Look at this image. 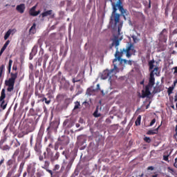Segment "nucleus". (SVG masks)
<instances>
[{"instance_id": "obj_2", "label": "nucleus", "mask_w": 177, "mask_h": 177, "mask_svg": "<svg viewBox=\"0 0 177 177\" xmlns=\"http://www.w3.org/2000/svg\"><path fill=\"white\" fill-rule=\"evenodd\" d=\"M12 64H13V60L9 59L8 66V74H10V77L8 80H5V85L8 86L7 91L8 92H13L15 89V84L16 82V80H17L18 73L16 72L15 73H10L12 70Z\"/></svg>"}, {"instance_id": "obj_40", "label": "nucleus", "mask_w": 177, "mask_h": 177, "mask_svg": "<svg viewBox=\"0 0 177 177\" xmlns=\"http://www.w3.org/2000/svg\"><path fill=\"white\" fill-rule=\"evenodd\" d=\"M144 140L146 143H150L151 142V139L149 137H145Z\"/></svg>"}, {"instance_id": "obj_20", "label": "nucleus", "mask_w": 177, "mask_h": 177, "mask_svg": "<svg viewBox=\"0 0 177 177\" xmlns=\"http://www.w3.org/2000/svg\"><path fill=\"white\" fill-rule=\"evenodd\" d=\"M53 10H50L45 11L41 14V17H46L47 16H50V19H53L55 17V14L52 15Z\"/></svg>"}, {"instance_id": "obj_3", "label": "nucleus", "mask_w": 177, "mask_h": 177, "mask_svg": "<svg viewBox=\"0 0 177 177\" xmlns=\"http://www.w3.org/2000/svg\"><path fill=\"white\" fill-rule=\"evenodd\" d=\"M121 17L120 14H111L110 17L109 23L111 26L113 24V28L117 30L118 32L120 35L121 32V30L122 28V22L120 21Z\"/></svg>"}, {"instance_id": "obj_52", "label": "nucleus", "mask_w": 177, "mask_h": 177, "mask_svg": "<svg viewBox=\"0 0 177 177\" xmlns=\"http://www.w3.org/2000/svg\"><path fill=\"white\" fill-rule=\"evenodd\" d=\"M24 168V162H22L20 164L19 169H23Z\"/></svg>"}, {"instance_id": "obj_14", "label": "nucleus", "mask_w": 177, "mask_h": 177, "mask_svg": "<svg viewBox=\"0 0 177 177\" xmlns=\"http://www.w3.org/2000/svg\"><path fill=\"white\" fill-rule=\"evenodd\" d=\"M7 167L12 168L13 167L14 169L17 168V164H16V158H12V159H9L6 162Z\"/></svg>"}, {"instance_id": "obj_8", "label": "nucleus", "mask_w": 177, "mask_h": 177, "mask_svg": "<svg viewBox=\"0 0 177 177\" xmlns=\"http://www.w3.org/2000/svg\"><path fill=\"white\" fill-rule=\"evenodd\" d=\"M6 98V93H5V88H3L1 90V96H0V107L1 109H3V110H5L8 106V102L5 101Z\"/></svg>"}, {"instance_id": "obj_10", "label": "nucleus", "mask_w": 177, "mask_h": 177, "mask_svg": "<svg viewBox=\"0 0 177 177\" xmlns=\"http://www.w3.org/2000/svg\"><path fill=\"white\" fill-rule=\"evenodd\" d=\"M70 143V138L66 136H62L58 138V145L60 146H67Z\"/></svg>"}, {"instance_id": "obj_60", "label": "nucleus", "mask_w": 177, "mask_h": 177, "mask_svg": "<svg viewBox=\"0 0 177 177\" xmlns=\"http://www.w3.org/2000/svg\"><path fill=\"white\" fill-rule=\"evenodd\" d=\"M172 34H173V35H175L177 34V28L175 29V30L172 32Z\"/></svg>"}, {"instance_id": "obj_5", "label": "nucleus", "mask_w": 177, "mask_h": 177, "mask_svg": "<svg viewBox=\"0 0 177 177\" xmlns=\"http://www.w3.org/2000/svg\"><path fill=\"white\" fill-rule=\"evenodd\" d=\"M118 73V67H117V64H114V67L113 68L109 70H104L102 75H101V78L102 80H107V78H111L113 75H115Z\"/></svg>"}, {"instance_id": "obj_6", "label": "nucleus", "mask_w": 177, "mask_h": 177, "mask_svg": "<svg viewBox=\"0 0 177 177\" xmlns=\"http://www.w3.org/2000/svg\"><path fill=\"white\" fill-rule=\"evenodd\" d=\"M112 8H113V12L111 13L112 15L117 14V10H118L117 8H118L121 15L124 16V17L127 16V12L128 11L124 8V6H122V2L121 1V0H118L117 3H112Z\"/></svg>"}, {"instance_id": "obj_61", "label": "nucleus", "mask_w": 177, "mask_h": 177, "mask_svg": "<svg viewBox=\"0 0 177 177\" xmlns=\"http://www.w3.org/2000/svg\"><path fill=\"white\" fill-rule=\"evenodd\" d=\"M127 63H128V64H129V66H132V61L129 60V61H127Z\"/></svg>"}, {"instance_id": "obj_62", "label": "nucleus", "mask_w": 177, "mask_h": 177, "mask_svg": "<svg viewBox=\"0 0 177 177\" xmlns=\"http://www.w3.org/2000/svg\"><path fill=\"white\" fill-rule=\"evenodd\" d=\"M46 153L47 152H44V153H43L44 158H48V157L46 156Z\"/></svg>"}, {"instance_id": "obj_15", "label": "nucleus", "mask_w": 177, "mask_h": 177, "mask_svg": "<svg viewBox=\"0 0 177 177\" xmlns=\"http://www.w3.org/2000/svg\"><path fill=\"white\" fill-rule=\"evenodd\" d=\"M41 147L42 146L41 145V140L39 139V138H37L34 147V150L35 151H36V153H41Z\"/></svg>"}, {"instance_id": "obj_54", "label": "nucleus", "mask_w": 177, "mask_h": 177, "mask_svg": "<svg viewBox=\"0 0 177 177\" xmlns=\"http://www.w3.org/2000/svg\"><path fill=\"white\" fill-rule=\"evenodd\" d=\"M68 124V120H64L63 125L64 127H66Z\"/></svg>"}, {"instance_id": "obj_21", "label": "nucleus", "mask_w": 177, "mask_h": 177, "mask_svg": "<svg viewBox=\"0 0 177 177\" xmlns=\"http://www.w3.org/2000/svg\"><path fill=\"white\" fill-rule=\"evenodd\" d=\"M34 34H37V24L35 23H33L29 29V35H34Z\"/></svg>"}, {"instance_id": "obj_63", "label": "nucleus", "mask_w": 177, "mask_h": 177, "mask_svg": "<svg viewBox=\"0 0 177 177\" xmlns=\"http://www.w3.org/2000/svg\"><path fill=\"white\" fill-rule=\"evenodd\" d=\"M176 136H177V132L173 136L174 139H176Z\"/></svg>"}, {"instance_id": "obj_16", "label": "nucleus", "mask_w": 177, "mask_h": 177, "mask_svg": "<svg viewBox=\"0 0 177 177\" xmlns=\"http://www.w3.org/2000/svg\"><path fill=\"white\" fill-rule=\"evenodd\" d=\"M35 9H37V6H35L32 7L29 10V15L30 16H32L33 17H35V16H38L39 13H41V10L36 11Z\"/></svg>"}, {"instance_id": "obj_37", "label": "nucleus", "mask_w": 177, "mask_h": 177, "mask_svg": "<svg viewBox=\"0 0 177 177\" xmlns=\"http://www.w3.org/2000/svg\"><path fill=\"white\" fill-rule=\"evenodd\" d=\"M80 106H81V104H80V102L76 101L75 102L74 110H77V109H80Z\"/></svg>"}, {"instance_id": "obj_19", "label": "nucleus", "mask_w": 177, "mask_h": 177, "mask_svg": "<svg viewBox=\"0 0 177 177\" xmlns=\"http://www.w3.org/2000/svg\"><path fill=\"white\" fill-rule=\"evenodd\" d=\"M3 143H5V140H0V149L1 150H3L4 151H8L10 150V146L6 145H3Z\"/></svg>"}, {"instance_id": "obj_4", "label": "nucleus", "mask_w": 177, "mask_h": 177, "mask_svg": "<svg viewBox=\"0 0 177 177\" xmlns=\"http://www.w3.org/2000/svg\"><path fill=\"white\" fill-rule=\"evenodd\" d=\"M156 84V78H154V74L153 72L150 73L149 75V80L148 84L145 86V91L142 90V97L145 98L147 97V96H150L151 95V93L150 92V89L154 86Z\"/></svg>"}, {"instance_id": "obj_17", "label": "nucleus", "mask_w": 177, "mask_h": 177, "mask_svg": "<svg viewBox=\"0 0 177 177\" xmlns=\"http://www.w3.org/2000/svg\"><path fill=\"white\" fill-rule=\"evenodd\" d=\"M167 35H168V30L164 28L160 34V39H161V41H167L168 38Z\"/></svg>"}, {"instance_id": "obj_53", "label": "nucleus", "mask_w": 177, "mask_h": 177, "mask_svg": "<svg viewBox=\"0 0 177 177\" xmlns=\"http://www.w3.org/2000/svg\"><path fill=\"white\" fill-rule=\"evenodd\" d=\"M44 158H44V156H42V155H40V156H39V161H44Z\"/></svg>"}, {"instance_id": "obj_11", "label": "nucleus", "mask_w": 177, "mask_h": 177, "mask_svg": "<svg viewBox=\"0 0 177 177\" xmlns=\"http://www.w3.org/2000/svg\"><path fill=\"white\" fill-rule=\"evenodd\" d=\"M27 171H24L23 174V177L27 176V174L29 176L32 177L35 174V168L32 167L31 165H28L26 168Z\"/></svg>"}, {"instance_id": "obj_13", "label": "nucleus", "mask_w": 177, "mask_h": 177, "mask_svg": "<svg viewBox=\"0 0 177 177\" xmlns=\"http://www.w3.org/2000/svg\"><path fill=\"white\" fill-rule=\"evenodd\" d=\"M48 59H49V55L45 54L42 57H40L38 59L37 64L38 66H41L42 64V60L44 63V66H46V62H48Z\"/></svg>"}, {"instance_id": "obj_28", "label": "nucleus", "mask_w": 177, "mask_h": 177, "mask_svg": "<svg viewBox=\"0 0 177 177\" xmlns=\"http://www.w3.org/2000/svg\"><path fill=\"white\" fill-rule=\"evenodd\" d=\"M50 165V162H49V160H45L44 164L41 166V168L43 169H48Z\"/></svg>"}, {"instance_id": "obj_43", "label": "nucleus", "mask_w": 177, "mask_h": 177, "mask_svg": "<svg viewBox=\"0 0 177 177\" xmlns=\"http://www.w3.org/2000/svg\"><path fill=\"white\" fill-rule=\"evenodd\" d=\"M167 171H169V172H170L171 174H174V172H175V171L172 169V167H167Z\"/></svg>"}, {"instance_id": "obj_9", "label": "nucleus", "mask_w": 177, "mask_h": 177, "mask_svg": "<svg viewBox=\"0 0 177 177\" xmlns=\"http://www.w3.org/2000/svg\"><path fill=\"white\" fill-rule=\"evenodd\" d=\"M59 128V122L57 120H54L50 123V126L46 129L48 135L52 133V131H57Z\"/></svg>"}, {"instance_id": "obj_26", "label": "nucleus", "mask_w": 177, "mask_h": 177, "mask_svg": "<svg viewBox=\"0 0 177 177\" xmlns=\"http://www.w3.org/2000/svg\"><path fill=\"white\" fill-rule=\"evenodd\" d=\"M82 80V73H79L76 77L73 78L72 82L75 84V82H80Z\"/></svg>"}, {"instance_id": "obj_36", "label": "nucleus", "mask_w": 177, "mask_h": 177, "mask_svg": "<svg viewBox=\"0 0 177 177\" xmlns=\"http://www.w3.org/2000/svg\"><path fill=\"white\" fill-rule=\"evenodd\" d=\"M3 71H5V65L2 64L0 66V78L2 77V74H3Z\"/></svg>"}, {"instance_id": "obj_59", "label": "nucleus", "mask_w": 177, "mask_h": 177, "mask_svg": "<svg viewBox=\"0 0 177 177\" xmlns=\"http://www.w3.org/2000/svg\"><path fill=\"white\" fill-rule=\"evenodd\" d=\"M62 155H63V156H65V157H67V151H64L62 152Z\"/></svg>"}, {"instance_id": "obj_27", "label": "nucleus", "mask_w": 177, "mask_h": 177, "mask_svg": "<svg viewBox=\"0 0 177 177\" xmlns=\"http://www.w3.org/2000/svg\"><path fill=\"white\" fill-rule=\"evenodd\" d=\"M158 128H160V127L155 129L148 131L147 135H157V133H158Z\"/></svg>"}, {"instance_id": "obj_22", "label": "nucleus", "mask_w": 177, "mask_h": 177, "mask_svg": "<svg viewBox=\"0 0 177 177\" xmlns=\"http://www.w3.org/2000/svg\"><path fill=\"white\" fill-rule=\"evenodd\" d=\"M15 32H16V29H9L5 34L4 35V39L5 41H6V39H8V38H9L10 37V34H12V35H13V34H15Z\"/></svg>"}, {"instance_id": "obj_1", "label": "nucleus", "mask_w": 177, "mask_h": 177, "mask_svg": "<svg viewBox=\"0 0 177 177\" xmlns=\"http://www.w3.org/2000/svg\"><path fill=\"white\" fill-rule=\"evenodd\" d=\"M132 52H135V47L132 44H130L126 48L120 49V50L115 51V59L113 60V66L116 64V62H119L120 64H127L128 63V60L122 59L124 55H126L127 57L129 58L132 56Z\"/></svg>"}, {"instance_id": "obj_42", "label": "nucleus", "mask_w": 177, "mask_h": 177, "mask_svg": "<svg viewBox=\"0 0 177 177\" xmlns=\"http://www.w3.org/2000/svg\"><path fill=\"white\" fill-rule=\"evenodd\" d=\"M59 169H60V165H55L54 168H53V171H59Z\"/></svg>"}, {"instance_id": "obj_38", "label": "nucleus", "mask_w": 177, "mask_h": 177, "mask_svg": "<svg viewBox=\"0 0 177 177\" xmlns=\"http://www.w3.org/2000/svg\"><path fill=\"white\" fill-rule=\"evenodd\" d=\"M41 102H45L46 104H50V100H48L46 97H42Z\"/></svg>"}, {"instance_id": "obj_55", "label": "nucleus", "mask_w": 177, "mask_h": 177, "mask_svg": "<svg viewBox=\"0 0 177 177\" xmlns=\"http://www.w3.org/2000/svg\"><path fill=\"white\" fill-rule=\"evenodd\" d=\"M87 92H88V95H92V88H88Z\"/></svg>"}, {"instance_id": "obj_57", "label": "nucleus", "mask_w": 177, "mask_h": 177, "mask_svg": "<svg viewBox=\"0 0 177 177\" xmlns=\"http://www.w3.org/2000/svg\"><path fill=\"white\" fill-rule=\"evenodd\" d=\"M39 55H44V50L42 48H40Z\"/></svg>"}, {"instance_id": "obj_30", "label": "nucleus", "mask_w": 177, "mask_h": 177, "mask_svg": "<svg viewBox=\"0 0 177 177\" xmlns=\"http://www.w3.org/2000/svg\"><path fill=\"white\" fill-rule=\"evenodd\" d=\"M37 52H38V45L36 44L32 49L31 55H32V56H35V55H37Z\"/></svg>"}, {"instance_id": "obj_47", "label": "nucleus", "mask_w": 177, "mask_h": 177, "mask_svg": "<svg viewBox=\"0 0 177 177\" xmlns=\"http://www.w3.org/2000/svg\"><path fill=\"white\" fill-rule=\"evenodd\" d=\"M13 175V171H10L8 172V174L6 177H11Z\"/></svg>"}, {"instance_id": "obj_64", "label": "nucleus", "mask_w": 177, "mask_h": 177, "mask_svg": "<svg viewBox=\"0 0 177 177\" xmlns=\"http://www.w3.org/2000/svg\"><path fill=\"white\" fill-rule=\"evenodd\" d=\"M174 102H177V95L174 96Z\"/></svg>"}, {"instance_id": "obj_41", "label": "nucleus", "mask_w": 177, "mask_h": 177, "mask_svg": "<svg viewBox=\"0 0 177 177\" xmlns=\"http://www.w3.org/2000/svg\"><path fill=\"white\" fill-rule=\"evenodd\" d=\"M131 38H132L133 42H135V44H136V42H138V37H136V35H132Z\"/></svg>"}, {"instance_id": "obj_23", "label": "nucleus", "mask_w": 177, "mask_h": 177, "mask_svg": "<svg viewBox=\"0 0 177 177\" xmlns=\"http://www.w3.org/2000/svg\"><path fill=\"white\" fill-rule=\"evenodd\" d=\"M176 84H177V79L174 80L171 86L169 87V88L167 90V93H168L169 96V95H171V93H173L174 89H175V86H176Z\"/></svg>"}, {"instance_id": "obj_31", "label": "nucleus", "mask_w": 177, "mask_h": 177, "mask_svg": "<svg viewBox=\"0 0 177 177\" xmlns=\"http://www.w3.org/2000/svg\"><path fill=\"white\" fill-rule=\"evenodd\" d=\"M140 121H142V116L138 115L135 122V124L136 125V127H139V125H140Z\"/></svg>"}, {"instance_id": "obj_33", "label": "nucleus", "mask_w": 177, "mask_h": 177, "mask_svg": "<svg viewBox=\"0 0 177 177\" xmlns=\"http://www.w3.org/2000/svg\"><path fill=\"white\" fill-rule=\"evenodd\" d=\"M19 154H20V149H17L15 151V152H14V153H13V155H12V158H16V157H17V156H19Z\"/></svg>"}, {"instance_id": "obj_7", "label": "nucleus", "mask_w": 177, "mask_h": 177, "mask_svg": "<svg viewBox=\"0 0 177 177\" xmlns=\"http://www.w3.org/2000/svg\"><path fill=\"white\" fill-rule=\"evenodd\" d=\"M52 149H53V145L50 143L46 150L47 156L48 158H50V162H53L54 161L59 160V157H60V153L56 152L55 156H53V151H52Z\"/></svg>"}, {"instance_id": "obj_12", "label": "nucleus", "mask_w": 177, "mask_h": 177, "mask_svg": "<svg viewBox=\"0 0 177 177\" xmlns=\"http://www.w3.org/2000/svg\"><path fill=\"white\" fill-rule=\"evenodd\" d=\"M42 89V86L41 84H37L35 86V96H37L39 99H41V97H44V94H41L39 93V91H41Z\"/></svg>"}, {"instance_id": "obj_56", "label": "nucleus", "mask_w": 177, "mask_h": 177, "mask_svg": "<svg viewBox=\"0 0 177 177\" xmlns=\"http://www.w3.org/2000/svg\"><path fill=\"white\" fill-rule=\"evenodd\" d=\"M5 162V158H2V159L0 160V165H2Z\"/></svg>"}, {"instance_id": "obj_24", "label": "nucleus", "mask_w": 177, "mask_h": 177, "mask_svg": "<svg viewBox=\"0 0 177 177\" xmlns=\"http://www.w3.org/2000/svg\"><path fill=\"white\" fill-rule=\"evenodd\" d=\"M20 149L21 152L19 153V156H18V161L19 160H22V158H24V151H26V147H24V145H21Z\"/></svg>"}, {"instance_id": "obj_44", "label": "nucleus", "mask_w": 177, "mask_h": 177, "mask_svg": "<svg viewBox=\"0 0 177 177\" xmlns=\"http://www.w3.org/2000/svg\"><path fill=\"white\" fill-rule=\"evenodd\" d=\"M19 146H20V142L16 140V142L14 145V147H19Z\"/></svg>"}, {"instance_id": "obj_25", "label": "nucleus", "mask_w": 177, "mask_h": 177, "mask_svg": "<svg viewBox=\"0 0 177 177\" xmlns=\"http://www.w3.org/2000/svg\"><path fill=\"white\" fill-rule=\"evenodd\" d=\"M120 46V40L115 37L112 42L111 46H115L116 52L118 50V46Z\"/></svg>"}, {"instance_id": "obj_18", "label": "nucleus", "mask_w": 177, "mask_h": 177, "mask_svg": "<svg viewBox=\"0 0 177 177\" xmlns=\"http://www.w3.org/2000/svg\"><path fill=\"white\" fill-rule=\"evenodd\" d=\"M16 10L19 13H21V15H23V13H24V10H26V4L21 3L19 5H17L16 7Z\"/></svg>"}, {"instance_id": "obj_45", "label": "nucleus", "mask_w": 177, "mask_h": 177, "mask_svg": "<svg viewBox=\"0 0 177 177\" xmlns=\"http://www.w3.org/2000/svg\"><path fill=\"white\" fill-rule=\"evenodd\" d=\"M83 106H84L85 107H89L90 105H89V102L85 101L82 103Z\"/></svg>"}, {"instance_id": "obj_51", "label": "nucleus", "mask_w": 177, "mask_h": 177, "mask_svg": "<svg viewBox=\"0 0 177 177\" xmlns=\"http://www.w3.org/2000/svg\"><path fill=\"white\" fill-rule=\"evenodd\" d=\"M168 157H169L168 155H164L163 156V160L165 161H168Z\"/></svg>"}, {"instance_id": "obj_46", "label": "nucleus", "mask_w": 177, "mask_h": 177, "mask_svg": "<svg viewBox=\"0 0 177 177\" xmlns=\"http://www.w3.org/2000/svg\"><path fill=\"white\" fill-rule=\"evenodd\" d=\"M46 171L47 172H48V174H50L51 176L53 175V171L52 170L49 169V168L46 169Z\"/></svg>"}, {"instance_id": "obj_39", "label": "nucleus", "mask_w": 177, "mask_h": 177, "mask_svg": "<svg viewBox=\"0 0 177 177\" xmlns=\"http://www.w3.org/2000/svg\"><path fill=\"white\" fill-rule=\"evenodd\" d=\"M158 92H160V88H158V87H154V88H153V94H156V93H158Z\"/></svg>"}, {"instance_id": "obj_34", "label": "nucleus", "mask_w": 177, "mask_h": 177, "mask_svg": "<svg viewBox=\"0 0 177 177\" xmlns=\"http://www.w3.org/2000/svg\"><path fill=\"white\" fill-rule=\"evenodd\" d=\"M151 73H153V76L155 75H160V73L158 72V67H156L153 70L151 71Z\"/></svg>"}, {"instance_id": "obj_49", "label": "nucleus", "mask_w": 177, "mask_h": 177, "mask_svg": "<svg viewBox=\"0 0 177 177\" xmlns=\"http://www.w3.org/2000/svg\"><path fill=\"white\" fill-rule=\"evenodd\" d=\"M12 70H13V71H17V64H13Z\"/></svg>"}, {"instance_id": "obj_32", "label": "nucleus", "mask_w": 177, "mask_h": 177, "mask_svg": "<svg viewBox=\"0 0 177 177\" xmlns=\"http://www.w3.org/2000/svg\"><path fill=\"white\" fill-rule=\"evenodd\" d=\"M9 44H10V40H7L1 50L2 52H5V50L6 49V48H8V45H9Z\"/></svg>"}, {"instance_id": "obj_35", "label": "nucleus", "mask_w": 177, "mask_h": 177, "mask_svg": "<svg viewBox=\"0 0 177 177\" xmlns=\"http://www.w3.org/2000/svg\"><path fill=\"white\" fill-rule=\"evenodd\" d=\"M154 59H152L149 62V70H153V68H154Z\"/></svg>"}, {"instance_id": "obj_58", "label": "nucleus", "mask_w": 177, "mask_h": 177, "mask_svg": "<svg viewBox=\"0 0 177 177\" xmlns=\"http://www.w3.org/2000/svg\"><path fill=\"white\" fill-rule=\"evenodd\" d=\"M29 68L30 70H34V66L32 65V64H30V65L29 66Z\"/></svg>"}, {"instance_id": "obj_50", "label": "nucleus", "mask_w": 177, "mask_h": 177, "mask_svg": "<svg viewBox=\"0 0 177 177\" xmlns=\"http://www.w3.org/2000/svg\"><path fill=\"white\" fill-rule=\"evenodd\" d=\"M148 171H154V167L153 166H149L147 167Z\"/></svg>"}, {"instance_id": "obj_48", "label": "nucleus", "mask_w": 177, "mask_h": 177, "mask_svg": "<svg viewBox=\"0 0 177 177\" xmlns=\"http://www.w3.org/2000/svg\"><path fill=\"white\" fill-rule=\"evenodd\" d=\"M153 124H156V118L153 119V120L151 121V122H150V124H149V127H153Z\"/></svg>"}, {"instance_id": "obj_29", "label": "nucleus", "mask_w": 177, "mask_h": 177, "mask_svg": "<svg viewBox=\"0 0 177 177\" xmlns=\"http://www.w3.org/2000/svg\"><path fill=\"white\" fill-rule=\"evenodd\" d=\"M93 115V117H95V118H97L102 115V114L99 113V106L96 107V109L94 111Z\"/></svg>"}]
</instances>
